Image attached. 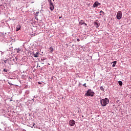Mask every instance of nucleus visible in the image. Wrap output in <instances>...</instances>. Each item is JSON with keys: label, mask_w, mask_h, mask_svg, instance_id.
Instances as JSON below:
<instances>
[{"label": "nucleus", "mask_w": 131, "mask_h": 131, "mask_svg": "<svg viewBox=\"0 0 131 131\" xmlns=\"http://www.w3.org/2000/svg\"><path fill=\"white\" fill-rule=\"evenodd\" d=\"M100 103L102 106H106L107 104H109V99L107 98L100 100Z\"/></svg>", "instance_id": "f257e3e1"}, {"label": "nucleus", "mask_w": 131, "mask_h": 131, "mask_svg": "<svg viewBox=\"0 0 131 131\" xmlns=\"http://www.w3.org/2000/svg\"><path fill=\"white\" fill-rule=\"evenodd\" d=\"M94 95H95V93L93 92H92L91 89H89L88 90L86 93H85V96L94 97Z\"/></svg>", "instance_id": "f03ea898"}, {"label": "nucleus", "mask_w": 131, "mask_h": 131, "mask_svg": "<svg viewBox=\"0 0 131 131\" xmlns=\"http://www.w3.org/2000/svg\"><path fill=\"white\" fill-rule=\"evenodd\" d=\"M122 18V12L121 11H118L117 14V18L118 20H120Z\"/></svg>", "instance_id": "7ed1b4c3"}, {"label": "nucleus", "mask_w": 131, "mask_h": 131, "mask_svg": "<svg viewBox=\"0 0 131 131\" xmlns=\"http://www.w3.org/2000/svg\"><path fill=\"white\" fill-rule=\"evenodd\" d=\"M69 124L71 126H74L75 124V121L73 120H71L69 121Z\"/></svg>", "instance_id": "20e7f679"}, {"label": "nucleus", "mask_w": 131, "mask_h": 131, "mask_svg": "<svg viewBox=\"0 0 131 131\" xmlns=\"http://www.w3.org/2000/svg\"><path fill=\"white\" fill-rule=\"evenodd\" d=\"M94 25L96 26V28H98L100 26V23H99V21L95 20L94 22Z\"/></svg>", "instance_id": "39448f33"}, {"label": "nucleus", "mask_w": 131, "mask_h": 131, "mask_svg": "<svg viewBox=\"0 0 131 131\" xmlns=\"http://www.w3.org/2000/svg\"><path fill=\"white\" fill-rule=\"evenodd\" d=\"M101 5L100 3H99V2H96L94 3V4H93V8H96L97 7H98V6H100Z\"/></svg>", "instance_id": "423d86ee"}, {"label": "nucleus", "mask_w": 131, "mask_h": 131, "mask_svg": "<svg viewBox=\"0 0 131 131\" xmlns=\"http://www.w3.org/2000/svg\"><path fill=\"white\" fill-rule=\"evenodd\" d=\"M33 55L35 58H38V56H39V52H37L36 53H33Z\"/></svg>", "instance_id": "0eeeda50"}, {"label": "nucleus", "mask_w": 131, "mask_h": 131, "mask_svg": "<svg viewBox=\"0 0 131 131\" xmlns=\"http://www.w3.org/2000/svg\"><path fill=\"white\" fill-rule=\"evenodd\" d=\"M21 29V25H18L16 27V31H19Z\"/></svg>", "instance_id": "6e6552de"}, {"label": "nucleus", "mask_w": 131, "mask_h": 131, "mask_svg": "<svg viewBox=\"0 0 131 131\" xmlns=\"http://www.w3.org/2000/svg\"><path fill=\"white\" fill-rule=\"evenodd\" d=\"M50 9L51 10V11H54V10L55 9L54 4H53L52 5H50Z\"/></svg>", "instance_id": "1a4fd4ad"}, {"label": "nucleus", "mask_w": 131, "mask_h": 131, "mask_svg": "<svg viewBox=\"0 0 131 131\" xmlns=\"http://www.w3.org/2000/svg\"><path fill=\"white\" fill-rule=\"evenodd\" d=\"M48 1L49 3V6H52V5H54L53 4V2H52V0H48Z\"/></svg>", "instance_id": "9d476101"}, {"label": "nucleus", "mask_w": 131, "mask_h": 131, "mask_svg": "<svg viewBox=\"0 0 131 131\" xmlns=\"http://www.w3.org/2000/svg\"><path fill=\"white\" fill-rule=\"evenodd\" d=\"M49 50L50 51V53L52 54L53 52H54V49L52 47H50Z\"/></svg>", "instance_id": "9b49d317"}, {"label": "nucleus", "mask_w": 131, "mask_h": 131, "mask_svg": "<svg viewBox=\"0 0 131 131\" xmlns=\"http://www.w3.org/2000/svg\"><path fill=\"white\" fill-rule=\"evenodd\" d=\"M80 25H83V24H84V21L83 20H81L79 22Z\"/></svg>", "instance_id": "f8f14e48"}, {"label": "nucleus", "mask_w": 131, "mask_h": 131, "mask_svg": "<svg viewBox=\"0 0 131 131\" xmlns=\"http://www.w3.org/2000/svg\"><path fill=\"white\" fill-rule=\"evenodd\" d=\"M113 64L112 65L113 67H115V66L116 65L117 61H114Z\"/></svg>", "instance_id": "ddd939ff"}, {"label": "nucleus", "mask_w": 131, "mask_h": 131, "mask_svg": "<svg viewBox=\"0 0 131 131\" xmlns=\"http://www.w3.org/2000/svg\"><path fill=\"white\" fill-rule=\"evenodd\" d=\"M16 51H17V53H20V52H21V49L18 48L17 49H16Z\"/></svg>", "instance_id": "4468645a"}, {"label": "nucleus", "mask_w": 131, "mask_h": 131, "mask_svg": "<svg viewBox=\"0 0 131 131\" xmlns=\"http://www.w3.org/2000/svg\"><path fill=\"white\" fill-rule=\"evenodd\" d=\"M118 83H119V85H120V86H121V85H122V81H119Z\"/></svg>", "instance_id": "2eb2a0df"}, {"label": "nucleus", "mask_w": 131, "mask_h": 131, "mask_svg": "<svg viewBox=\"0 0 131 131\" xmlns=\"http://www.w3.org/2000/svg\"><path fill=\"white\" fill-rule=\"evenodd\" d=\"M3 71H4V72H8V69H4L3 70Z\"/></svg>", "instance_id": "dca6fc26"}, {"label": "nucleus", "mask_w": 131, "mask_h": 131, "mask_svg": "<svg viewBox=\"0 0 131 131\" xmlns=\"http://www.w3.org/2000/svg\"><path fill=\"white\" fill-rule=\"evenodd\" d=\"M100 90H101V91H103L104 90V87L101 86V87H100Z\"/></svg>", "instance_id": "f3484780"}, {"label": "nucleus", "mask_w": 131, "mask_h": 131, "mask_svg": "<svg viewBox=\"0 0 131 131\" xmlns=\"http://www.w3.org/2000/svg\"><path fill=\"white\" fill-rule=\"evenodd\" d=\"M104 14V12H103V11H100V14Z\"/></svg>", "instance_id": "a211bd4d"}, {"label": "nucleus", "mask_w": 131, "mask_h": 131, "mask_svg": "<svg viewBox=\"0 0 131 131\" xmlns=\"http://www.w3.org/2000/svg\"><path fill=\"white\" fill-rule=\"evenodd\" d=\"M86 83H84L83 85V86H85V88H86Z\"/></svg>", "instance_id": "6ab92c4d"}, {"label": "nucleus", "mask_w": 131, "mask_h": 131, "mask_svg": "<svg viewBox=\"0 0 131 131\" xmlns=\"http://www.w3.org/2000/svg\"><path fill=\"white\" fill-rule=\"evenodd\" d=\"M31 36H35V34H32V35H31Z\"/></svg>", "instance_id": "aec40b11"}, {"label": "nucleus", "mask_w": 131, "mask_h": 131, "mask_svg": "<svg viewBox=\"0 0 131 131\" xmlns=\"http://www.w3.org/2000/svg\"><path fill=\"white\" fill-rule=\"evenodd\" d=\"M77 41H80V40L79 39H77Z\"/></svg>", "instance_id": "412c9836"}, {"label": "nucleus", "mask_w": 131, "mask_h": 131, "mask_svg": "<svg viewBox=\"0 0 131 131\" xmlns=\"http://www.w3.org/2000/svg\"><path fill=\"white\" fill-rule=\"evenodd\" d=\"M38 83L39 84H41V83H40V82H38Z\"/></svg>", "instance_id": "4be33fe9"}, {"label": "nucleus", "mask_w": 131, "mask_h": 131, "mask_svg": "<svg viewBox=\"0 0 131 131\" xmlns=\"http://www.w3.org/2000/svg\"><path fill=\"white\" fill-rule=\"evenodd\" d=\"M84 24V25H85V26H86V25H88L86 23H84V24Z\"/></svg>", "instance_id": "5701e85b"}, {"label": "nucleus", "mask_w": 131, "mask_h": 131, "mask_svg": "<svg viewBox=\"0 0 131 131\" xmlns=\"http://www.w3.org/2000/svg\"><path fill=\"white\" fill-rule=\"evenodd\" d=\"M41 61H44L45 59H41Z\"/></svg>", "instance_id": "b1692460"}, {"label": "nucleus", "mask_w": 131, "mask_h": 131, "mask_svg": "<svg viewBox=\"0 0 131 131\" xmlns=\"http://www.w3.org/2000/svg\"><path fill=\"white\" fill-rule=\"evenodd\" d=\"M5 63H7V60H4Z\"/></svg>", "instance_id": "393cba45"}, {"label": "nucleus", "mask_w": 131, "mask_h": 131, "mask_svg": "<svg viewBox=\"0 0 131 131\" xmlns=\"http://www.w3.org/2000/svg\"><path fill=\"white\" fill-rule=\"evenodd\" d=\"M61 18H62V17L59 16V19H61Z\"/></svg>", "instance_id": "a878e982"}, {"label": "nucleus", "mask_w": 131, "mask_h": 131, "mask_svg": "<svg viewBox=\"0 0 131 131\" xmlns=\"http://www.w3.org/2000/svg\"><path fill=\"white\" fill-rule=\"evenodd\" d=\"M53 2H54V0H53Z\"/></svg>", "instance_id": "bb28decb"}]
</instances>
